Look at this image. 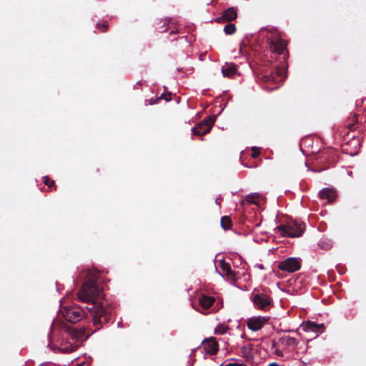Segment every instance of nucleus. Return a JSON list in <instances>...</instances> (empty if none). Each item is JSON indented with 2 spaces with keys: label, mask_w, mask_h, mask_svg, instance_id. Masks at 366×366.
<instances>
[{
  "label": "nucleus",
  "mask_w": 366,
  "mask_h": 366,
  "mask_svg": "<svg viewBox=\"0 0 366 366\" xmlns=\"http://www.w3.org/2000/svg\"><path fill=\"white\" fill-rule=\"evenodd\" d=\"M285 344L288 347L295 348L298 344V341L295 337H288L285 339Z\"/></svg>",
  "instance_id": "obj_23"
},
{
  "label": "nucleus",
  "mask_w": 366,
  "mask_h": 366,
  "mask_svg": "<svg viewBox=\"0 0 366 366\" xmlns=\"http://www.w3.org/2000/svg\"><path fill=\"white\" fill-rule=\"evenodd\" d=\"M215 301L214 297L211 296H207L206 295H201L199 297V303L201 307L204 310H208L210 308Z\"/></svg>",
  "instance_id": "obj_16"
},
{
  "label": "nucleus",
  "mask_w": 366,
  "mask_h": 366,
  "mask_svg": "<svg viewBox=\"0 0 366 366\" xmlns=\"http://www.w3.org/2000/svg\"><path fill=\"white\" fill-rule=\"evenodd\" d=\"M268 366H280V365L276 362H272V363L269 364Z\"/></svg>",
  "instance_id": "obj_33"
},
{
  "label": "nucleus",
  "mask_w": 366,
  "mask_h": 366,
  "mask_svg": "<svg viewBox=\"0 0 366 366\" xmlns=\"http://www.w3.org/2000/svg\"><path fill=\"white\" fill-rule=\"evenodd\" d=\"M259 199H260V195L257 193L249 194L242 201V205L243 207L246 204H250L257 205L259 204Z\"/></svg>",
  "instance_id": "obj_19"
},
{
  "label": "nucleus",
  "mask_w": 366,
  "mask_h": 366,
  "mask_svg": "<svg viewBox=\"0 0 366 366\" xmlns=\"http://www.w3.org/2000/svg\"><path fill=\"white\" fill-rule=\"evenodd\" d=\"M224 31L227 35H232L235 33L236 26L234 24H232V23L227 24L224 27Z\"/></svg>",
  "instance_id": "obj_22"
},
{
  "label": "nucleus",
  "mask_w": 366,
  "mask_h": 366,
  "mask_svg": "<svg viewBox=\"0 0 366 366\" xmlns=\"http://www.w3.org/2000/svg\"><path fill=\"white\" fill-rule=\"evenodd\" d=\"M259 154H260V150L259 148L257 147H252V154H251V157L254 159L258 157L259 156Z\"/></svg>",
  "instance_id": "obj_29"
},
{
  "label": "nucleus",
  "mask_w": 366,
  "mask_h": 366,
  "mask_svg": "<svg viewBox=\"0 0 366 366\" xmlns=\"http://www.w3.org/2000/svg\"><path fill=\"white\" fill-rule=\"evenodd\" d=\"M268 320L269 318L266 317H253L247 320V325L249 330L258 331L264 327Z\"/></svg>",
  "instance_id": "obj_11"
},
{
  "label": "nucleus",
  "mask_w": 366,
  "mask_h": 366,
  "mask_svg": "<svg viewBox=\"0 0 366 366\" xmlns=\"http://www.w3.org/2000/svg\"><path fill=\"white\" fill-rule=\"evenodd\" d=\"M221 227L224 230H228L232 227V221L230 217L223 216L220 220Z\"/></svg>",
  "instance_id": "obj_20"
},
{
  "label": "nucleus",
  "mask_w": 366,
  "mask_h": 366,
  "mask_svg": "<svg viewBox=\"0 0 366 366\" xmlns=\"http://www.w3.org/2000/svg\"><path fill=\"white\" fill-rule=\"evenodd\" d=\"M237 18V9L234 7H229L224 10L222 16L217 18L216 21L219 23L230 22Z\"/></svg>",
  "instance_id": "obj_12"
},
{
  "label": "nucleus",
  "mask_w": 366,
  "mask_h": 366,
  "mask_svg": "<svg viewBox=\"0 0 366 366\" xmlns=\"http://www.w3.org/2000/svg\"><path fill=\"white\" fill-rule=\"evenodd\" d=\"M65 332L68 337L74 341V342L68 343V345H66L61 348L64 352L67 353L72 352L76 350V349L80 345L79 341L85 340L90 335L84 327L77 329L73 327H66Z\"/></svg>",
  "instance_id": "obj_2"
},
{
  "label": "nucleus",
  "mask_w": 366,
  "mask_h": 366,
  "mask_svg": "<svg viewBox=\"0 0 366 366\" xmlns=\"http://www.w3.org/2000/svg\"><path fill=\"white\" fill-rule=\"evenodd\" d=\"M229 330V327L224 325H219L215 327L214 333L223 335L225 334Z\"/></svg>",
  "instance_id": "obj_26"
},
{
  "label": "nucleus",
  "mask_w": 366,
  "mask_h": 366,
  "mask_svg": "<svg viewBox=\"0 0 366 366\" xmlns=\"http://www.w3.org/2000/svg\"><path fill=\"white\" fill-rule=\"evenodd\" d=\"M285 70L282 68H277L274 71L269 74H263L260 78L264 82H272L277 84L285 79Z\"/></svg>",
  "instance_id": "obj_10"
},
{
  "label": "nucleus",
  "mask_w": 366,
  "mask_h": 366,
  "mask_svg": "<svg viewBox=\"0 0 366 366\" xmlns=\"http://www.w3.org/2000/svg\"><path fill=\"white\" fill-rule=\"evenodd\" d=\"M337 153L334 149H327L322 151L317 158L318 164H322V170L329 168L337 162Z\"/></svg>",
  "instance_id": "obj_6"
},
{
  "label": "nucleus",
  "mask_w": 366,
  "mask_h": 366,
  "mask_svg": "<svg viewBox=\"0 0 366 366\" xmlns=\"http://www.w3.org/2000/svg\"><path fill=\"white\" fill-rule=\"evenodd\" d=\"M351 119H352V123H349L347 127L350 129H353V127L355 125V123L357 122V117L356 114H352V117H351Z\"/></svg>",
  "instance_id": "obj_30"
},
{
  "label": "nucleus",
  "mask_w": 366,
  "mask_h": 366,
  "mask_svg": "<svg viewBox=\"0 0 366 366\" xmlns=\"http://www.w3.org/2000/svg\"><path fill=\"white\" fill-rule=\"evenodd\" d=\"M270 33L271 36L267 38L270 51L277 54H283L285 50H287V43L281 38L276 30H271Z\"/></svg>",
  "instance_id": "obj_4"
},
{
  "label": "nucleus",
  "mask_w": 366,
  "mask_h": 366,
  "mask_svg": "<svg viewBox=\"0 0 366 366\" xmlns=\"http://www.w3.org/2000/svg\"><path fill=\"white\" fill-rule=\"evenodd\" d=\"M215 120L216 117L214 115L207 117L202 122L198 124L192 129V134L197 136H202L207 134L211 130L213 124L215 122Z\"/></svg>",
  "instance_id": "obj_7"
},
{
  "label": "nucleus",
  "mask_w": 366,
  "mask_h": 366,
  "mask_svg": "<svg viewBox=\"0 0 366 366\" xmlns=\"http://www.w3.org/2000/svg\"><path fill=\"white\" fill-rule=\"evenodd\" d=\"M175 33H176L175 31H172L170 34H175Z\"/></svg>",
  "instance_id": "obj_35"
},
{
  "label": "nucleus",
  "mask_w": 366,
  "mask_h": 366,
  "mask_svg": "<svg viewBox=\"0 0 366 366\" xmlns=\"http://www.w3.org/2000/svg\"><path fill=\"white\" fill-rule=\"evenodd\" d=\"M252 350V345H246L241 347V354L242 357H249Z\"/></svg>",
  "instance_id": "obj_24"
},
{
  "label": "nucleus",
  "mask_w": 366,
  "mask_h": 366,
  "mask_svg": "<svg viewBox=\"0 0 366 366\" xmlns=\"http://www.w3.org/2000/svg\"><path fill=\"white\" fill-rule=\"evenodd\" d=\"M108 23L107 21H104L102 23H97V28L100 30L101 32H105L108 29Z\"/></svg>",
  "instance_id": "obj_28"
},
{
  "label": "nucleus",
  "mask_w": 366,
  "mask_h": 366,
  "mask_svg": "<svg viewBox=\"0 0 366 366\" xmlns=\"http://www.w3.org/2000/svg\"><path fill=\"white\" fill-rule=\"evenodd\" d=\"M164 99L167 102H169L172 99V94L171 93H167V94H162L161 97L159 99H156L154 102H152V100L151 99L150 102H149V104H152L157 103V101L159 99Z\"/></svg>",
  "instance_id": "obj_27"
},
{
  "label": "nucleus",
  "mask_w": 366,
  "mask_h": 366,
  "mask_svg": "<svg viewBox=\"0 0 366 366\" xmlns=\"http://www.w3.org/2000/svg\"><path fill=\"white\" fill-rule=\"evenodd\" d=\"M42 179L45 185L48 186L49 188L54 187V190H56L57 187L55 185V182L53 179H51L48 176H44Z\"/></svg>",
  "instance_id": "obj_25"
},
{
  "label": "nucleus",
  "mask_w": 366,
  "mask_h": 366,
  "mask_svg": "<svg viewBox=\"0 0 366 366\" xmlns=\"http://www.w3.org/2000/svg\"><path fill=\"white\" fill-rule=\"evenodd\" d=\"M156 29L158 32L163 33L167 31V23L166 20H159L157 23Z\"/></svg>",
  "instance_id": "obj_21"
},
{
  "label": "nucleus",
  "mask_w": 366,
  "mask_h": 366,
  "mask_svg": "<svg viewBox=\"0 0 366 366\" xmlns=\"http://www.w3.org/2000/svg\"><path fill=\"white\" fill-rule=\"evenodd\" d=\"M202 347L205 352L210 355H214L218 351V344L212 337L204 340L202 342Z\"/></svg>",
  "instance_id": "obj_14"
},
{
  "label": "nucleus",
  "mask_w": 366,
  "mask_h": 366,
  "mask_svg": "<svg viewBox=\"0 0 366 366\" xmlns=\"http://www.w3.org/2000/svg\"><path fill=\"white\" fill-rule=\"evenodd\" d=\"M77 295L80 301L91 305V307H86V309L90 313L95 330H99L103 325L109 322L112 307L104 300L99 301L102 290L97 285V279L94 274H88Z\"/></svg>",
  "instance_id": "obj_1"
},
{
  "label": "nucleus",
  "mask_w": 366,
  "mask_h": 366,
  "mask_svg": "<svg viewBox=\"0 0 366 366\" xmlns=\"http://www.w3.org/2000/svg\"><path fill=\"white\" fill-rule=\"evenodd\" d=\"M277 229L282 236L298 237L303 234L305 231V224L293 222L288 224L279 225Z\"/></svg>",
  "instance_id": "obj_3"
},
{
  "label": "nucleus",
  "mask_w": 366,
  "mask_h": 366,
  "mask_svg": "<svg viewBox=\"0 0 366 366\" xmlns=\"http://www.w3.org/2000/svg\"><path fill=\"white\" fill-rule=\"evenodd\" d=\"M320 197L321 199H327L329 202H332L336 197V192L332 189L325 188L320 192Z\"/></svg>",
  "instance_id": "obj_17"
},
{
  "label": "nucleus",
  "mask_w": 366,
  "mask_h": 366,
  "mask_svg": "<svg viewBox=\"0 0 366 366\" xmlns=\"http://www.w3.org/2000/svg\"><path fill=\"white\" fill-rule=\"evenodd\" d=\"M225 366H247V365L244 363L231 362V363L227 364Z\"/></svg>",
  "instance_id": "obj_31"
},
{
  "label": "nucleus",
  "mask_w": 366,
  "mask_h": 366,
  "mask_svg": "<svg viewBox=\"0 0 366 366\" xmlns=\"http://www.w3.org/2000/svg\"><path fill=\"white\" fill-rule=\"evenodd\" d=\"M258 268H259L260 269H264V266L263 264H258L257 265Z\"/></svg>",
  "instance_id": "obj_34"
},
{
  "label": "nucleus",
  "mask_w": 366,
  "mask_h": 366,
  "mask_svg": "<svg viewBox=\"0 0 366 366\" xmlns=\"http://www.w3.org/2000/svg\"><path fill=\"white\" fill-rule=\"evenodd\" d=\"M219 267L222 271L223 276H225L228 280L236 282L237 274L235 272L231 269V266L229 263L226 262L225 261H221L219 263Z\"/></svg>",
  "instance_id": "obj_13"
},
{
  "label": "nucleus",
  "mask_w": 366,
  "mask_h": 366,
  "mask_svg": "<svg viewBox=\"0 0 366 366\" xmlns=\"http://www.w3.org/2000/svg\"><path fill=\"white\" fill-rule=\"evenodd\" d=\"M251 299L255 308L260 310L267 311L272 305V298L266 293H255L254 291Z\"/></svg>",
  "instance_id": "obj_5"
},
{
  "label": "nucleus",
  "mask_w": 366,
  "mask_h": 366,
  "mask_svg": "<svg viewBox=\"0 0 366 366\" xmlns=\"http://www.w3.org/2000/svg\"><path fill=\"white\" fill-rule=\"evenodd\" d=\"M65 320L76 323L83 317V310L79 307H65L62 311Z\"/></svg>",
  "instance_id": "obj_8"
},
{
  "label": "nucleus",
  "mask_w": 366,
  "mask_h": 366,
  "mask_svg": "<svg viewBox=\"0 0 366 366\" xmlns=\"http://www.w3.org/2000/svg\"><path fill=\"white\" fill-rule=\"evenodd\" d=\"M220 202H221V199H220V198H217V199H215V203H216L217 204H219H219H220Z\"/></svg>",
  "instance_id": "obj_32"
},
{
  "label": "nucleus",
  "mask_w": 366,
  "mask_h": 366,
  "mask_svg": "<svg viewBox=\"0 0 366 366\" xmlns=\"http://www.w3.org/2000/svg\"><path fill=\"white\" fill-rule=\"evenodd\" d=\"M303 330L307 332L321 333L325 330V325L323 324H317L314 322L307 321L303 325Z\"/></svg>",
  "instance_id": "obj_15"
},
{
  "label": "nucleus",
  "mask_w": 366,
  "mask_h": 366,
  "mask_svg": "<svg viewBox=\"0 0 366 366\" xmlns=\"http://www.w3.org/2000/svg\"><path fill=\"white\" fill-rule=\"evenodd\" d=\"M79 366H83V364H81V365H79Z\"/></svg>",
  "instance_id": "obj_36"
},
{
  "label": "nucleus",
  "mask_w": 366,
  "mask_h": 366,
  "mask_svg": "<svg viewBox=\"0 0 366 366\" xmlns=\"http://www.w3.org/2000/svg\"><path fill=\"white\" fill-rule=\"evenodd\" d=\"M237 72V66L234 64H227L222 67V73L224 76L232 77Z\"/></svg>",
  "instance_id": "obj_18"
},
{
  "label": "nucleus",
  "mask_w": 366,
  "mask_h": 366,
  "mask_svg": "<svg viewBox=\"0 0 366 366\" xmlns=\"http://www.w3.org/2000/svg\"><path fill=\"white\" fill-rule=\"evenodd\" d=\"M278 268L282 271L292 273L300 269L301 262L296 257H288L279 263Z\"/></svg>",
  "instance_id": "obj_9"
}]
</instances>
